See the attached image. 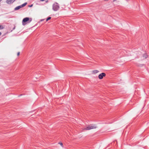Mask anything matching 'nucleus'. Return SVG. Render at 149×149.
<instances>
[{
	"mask_svg": "<svg viewBox=\"0 0 149 149\" xmlns=\"http://www.w3.org/2000/svg\"><path fill=\"white\" fill-rule=\"evenodd\" d=\"M59 8V6L57 3H55L53 4L52 6V8L54 11H56Z\"/></svg>",
	"mask_w": 149,
	"mask_h": 149,
	"instance_id": "obj_1",
	"label": "nucleus"
},
{
	"mask_svg": "<svg viewBox=\"0 0 149 149\" xmlns=\"http://www.w3.org/2000/svg\"><path fill=\"white\" fill-rule=\"evenodd\" d=\"M96 128V127L95 126H93L92 125H88L86 128H85L84 130H90L92 129H95Z\"/></svg>",
	"mask_w": 149,
	"mask_h": 149,
	"instance_id": "obj_2",
	"label": "nucleus"
},
{
	"mask_svg": "<svg viewBox=\"0 0 149 149\" xmlns=\"http://www.w3.org/2000/svg\"><path fill=\"white\" fill-rule=\"evenodd\" d=\"M29 20V18L28 17H26L24 18L22 20V23L23 25H25L26 24L25 23L28 22Z\"/></svg>",
	"mask_w": 149,
	"mask_h": 149,
	"instance_id": "obj_3",
	"label": "nucleus"
},
{
	"mask_svg": "<svg viewBox=\"0 0 149 149\" xmlns=\"http://www.w3.org/2000/svg\"><path fill=\"white\" fill-rule=\"evenodd\" d=\"M106 76V74L104 73H102L100 74L98 76L99 78L100 79H102L103 78V77Z\"/></svg>",
	"mask_w": 149,
	"mask_h": 149,
	"instance_id": "obj_4",
	"label": "nucleus"
},
{
	"mask_svg": "<svg viewBox=\"0 0 149 149\" xmlns=\"http://www.w3.org/2000/svg\"><path fill=\"white\" fill-rule=\"evenodd\" d=\"M15 0H7L6 2L7 3L10 4L13 3Z\"/></svg>",
	"mask_w": 149,
	"mask_h": 149,
	"instance_id": "obj_5",
	"label": "nucleus"
},
{
	"mask_svg": "<svg viewBox=\"0 0 149 149\" xmlns=\"http://www.w3.org/2000/svg\"><path fill=\"white\" fill-rule=\"evenodd\" d=\"M22 8V6H21V5H20V6H17L16 7H15V8L14 10H18L19 9H20V8Z\"/></svg>",
	"mask_w": 149,
	"mask_h": 149,
	"instance_id": "obj_6",
	"label": "nucleus"
},
{
	"mask_svg": "<svg viewBox=\"0 0 149 149\" xmlns=\"http://www.w3.org/2000/svg\"><path fill=\"white\" fill-rule=\"evenodd\" d=\"M99 72V71L97 70H95L93 71V73L94 74H96Z\"/></svg>",
	"mask_w": 149,
	"mask_h": 149,
	"instance_id": "obj_7",
	"label": "nucleus"
},
{
	"mask_svg": "<svg viewBox=\"0 0 149 149\" xmlns=\"http://www.w3.org/2000/svg\"><path fill=\"white\" fill-rule=\"evenodd\" d=\"M27 4V3L26 2H25L22 4L21 5V6H22V8L25 6Z\"/></svg>",
	"mask_w": 149,
	"mask_h": 149,
	"instance_id": "obj_8",
	"label": "nucleus"
},
{
	"mask_svg": "<svg viewBox=\"0 0 149 149\" xmlns=\"http://www.w3.org/2000/svg\"><path fill=\"white\" fill-rule=\"evenodd\" d=\"M143 56L145 58H147L148 56L147 55V54H144L143 55Z\"/></svg>",
	"mask_w": 149,
	"mask_h": 149,
	"instance_id": "obj_9",
	"label": "nucleus"
},
{
	"mask_svg": "<svg viewBox=\"0 0 149 149\" xmlns=\"http://www.w3.org/2000/svg\"><path fill=\"white\" fill-rule=\"evenodd\" d=\"M4 28V27L2 25H0V30Z\"/></svg>",
	"mask_w": 149,
	"mask_h": 149,
	"instance_id": "obj_10",
	"label": "nucleus"
},
{
	"mask_svg": "<svg viewBox=\"0 0 149 149\" xmlns=\"http://www.w3.org/2000/svg\"><path fill=\"white\" fill-rule=\"evenodd\" d=\"M51 19V17H48L46 19V21H47L48 20L50 19Z\"/></svg>",
	"mask_w": 149,
	"mask_h": 149,
	"instance_id": "obj_11",
	"label": "nucleus"
},
{
	"mask_svg": "<svg viewBox=\"0 0 149 149\" xmlns=\"http://www.w3.org/2000/svg\"><path fill=\"white\" fill-rule=\"evenodd\" d=\"M59 143L61 145V146L62 147H63V144L62 143Z\"/></svg>",
	"mask_w": 149,
	"mask_h": 149,
	"instance_id": "obj_12",
	"label": "nucleus"
},
{
	"mask_svg": "<svg viewBox=\"0 0 149 149\" xmlns=\"http://www.w3.org/2000/svg\"><path fill=\"white\" fill-rule=\"evenodd\" d=\"M19 54H20V52H18L17 53V56H19Z\"/></svg>",
	"mask_w": 149,
	"mask_h": 149,
	"instance_id": "obj_13",
	"label": "nucleus"
},
{
	"mask_svg": "<svg viewBox=\"0 0 149 149\" xmlns=\"http://www.w3.org/2000/svg\"><path fill=\"white\" fill-rule=\"evenodd\" d=\"M45 1V0H40V1Z\"/></svg>",
	"mask_w": 149,
	"mask_h": 149,
	"instance_id": "obj_14",
	"label": "nucleus"
},
{
	"mask_svg": "<svg viewBox=\"0 0 149 149\" xmlns=\"http://www.w3.org/2000/svg\"><path fill=\"white\" fill-rule=\"evenodd\" d=\"M116 1V0H113V2H114V1Z\"/></svg>",
	"mask_w": 149,
	"mask_h": 149,
	"instance_id": "obj_15",
	"label": "nucleus"
},
{
	"mask_svg": "<svg viewBox=\"0 0 149 149\" xmlns=\"http://www.w3.org/2000/svg\"><path fill=\"white\" fill-rule=\"evenodd\" d=\"M31 19L28 22H31Z\"/></svg>",
	"mask_w": 149,
	"mask_h": 149,
	"instance_id": "obj_16",
	"label": "nucleus"
},
{
	"mask_svg": "<svg viewBox=\"0 0 149 149\" xmlns=\"http://www.w3.org/2000/svg\"><path fill=\"white\" fill-rule=\"evenodd\" d=\"M15 26H14V28H13V29H15Z\"/></svg>",
	"mask_w": 149,
	"mask_h": 149,
	"instance_id": "obj_17",
	"label": "nucleus"
},
{
	"mask_svg": "<svg viewBox=\"0 0 149 149\" xmlns=\"http://www.w3.org/2000/svg\"><path fill=\"white\" fill-rule=\"evenodd\" d=\"M1 33L0 32V36L1 35Z\"/></svg>",
	"mask_w": 149,
	"mask_h": 149,
	"instance_id": "obj_18",
	"label": "nucleus"
},
{
	"mask_svg": "<svg viewBox=\"0 0 149 149\" xmlns=\"http://www.w3.org/2000/svg\"><path fill=\"white\" fill-rule=\"evenodd\" d=\"M104 1H108V0H104Z\"/></svg>",
	"mask_w": 149,
	"mask_h": 149,
	"instance_id": "obj_19",
	"label": "nucleus"
},
{
	"mask_svg": "<svg viewBox=\"0 0 149 149\" xmlns=\"http://www.w3.org/2000/svg\"><path fill=\"white\" fill-rule=\"evenodd\" d=\"M32 6V5H31L30 6V7H31Z\"/></svg>",
	"mask_w": 149,
	"mask_h": 149,
	"instance_id": "obj_20",
	"label": "nucleus"
},
{
	"mask_svg": "<svg viewBox=\"0 0 149 149\" xmlns=\"http://www.w3.org/2000/svg\"><path fill=\"white\" fill-rule=\"evenodd\" d=\"M2 0H0V2Z\"/></svg>",
	"mask_w": 149,
	"mask_h": 149,
	"instance_id": "obj_21",
	"label": "nucleus"
}]
</instances>
